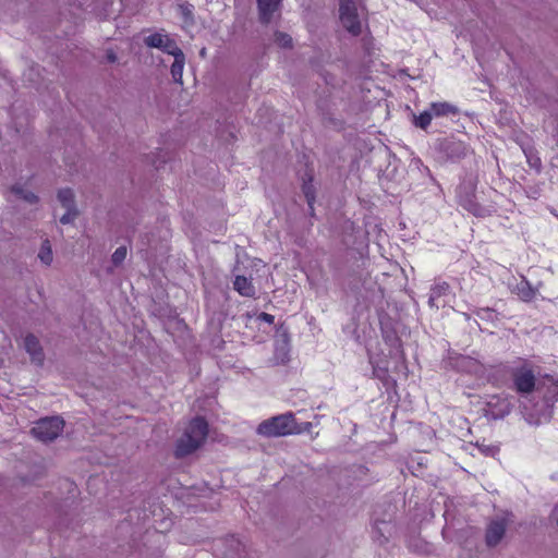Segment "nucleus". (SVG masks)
Here are the masks:
<instances>
[{
  "instance_id": "obj_18",
  "label": "nucleus",
  "mask_w": 558,
  "mask_h": 558,
  "mask_svg": "<svg viewBox=\"0 0 558 558\" xmlns=\"http://www.w3.org/2000/svg\"><path fill=\"white\" fill-rule=\"evenodd\" d=\"M433 113L430 112L429 108L427 110H424L423 112H421L418 116H414V125L422 129V130H426L432 120H433Z\"/></svg>"
},
{
  "instance_id": "obj_29",
  "label": "nucleus",
  "mask_w": 558,
  "mask_h": 558,
  "mask_svg": "<svg viewBox=\"0 0 558 558\" xmlns=\"http://www.w3.org/2000/svg\"><path fill=\"white\" fill-rule=\"evenodd\" d=\"M530 163L532 167H535V168H539L541 167V160L539 158H533V159H529Z\"/></svg>"
},
{
  "instance_id": "obj_15",
  "label": "nucleus",
  "mask_w": 558,
  "mask_h": 558,
  "mask_svg": "<svg viewBox=\"0 0 558 558\" xmlns=\"http://www.w3.org/2000/svg\"><path fill=\"white\" fill-rule=\"evenodd\" d=\"M234 290L243 296H254L255 288L250 279L243 276H236L233 282Z\"/></svg>"
},
{
  "instance_id": "obj_31",
  "label": "nucleus",
  "mask_w": 558,
  "mask_h": 558,
  "mask_svg": "<svg viewBox=\"0 0 558 558\" xmlns=\"http://www.w3.org/2000/svg\"><path fill=\"white\" fill-rule=\"evenodd\" d=\"M463 363L465 365L475 364L471 359H468V357L463 359Z\"/></svg>"
},
{
  "instance_id": "obj_26",
  "label": "nucleus",
  "mask_w": 558,
  "mask_h": 558,
  "mask_svg": "<svg viewBox=\"0 0 558 558\" xmlns=\"http://www.w3.org/2000/svg\"><path fill=\"white\" fill-rule=\"evenodd\" d=\"M303 192H304V195L306 197V201H307L308 205L312 206V204H313V202L315 199L314 191H313L312 185L305 183L303 185Z\"/></svg>"
},
{
  "instance_id": "obj_30",
  "label": "nucleus",
  "mask_w": 558,
  "mask_h": 558,
  "mask_svg": "<svg viewBox=\"0 0 558 558\" xmlns=\"http://www.w3.org/2000/svg\"><path fill=\"white\" fill-rule=\"evenodd\" d=\"M553 519L555 520L556 524L558 525V505L555 507L553 511Z\"/></svg>"
},
{
  "instance_id": "obj_23",
  "label": "nucleus",
  "mask_w": 558,
  "mask_h": 558,
  "mask_svg": "<svg viewBox=\"0 0 558 558\" xmlns=\"http://www.w3.org/2000/svg\"><path fill=\"white\" fill-rule=\"evenodd\" d=\"M126 254H128V251H126L125 246L118 247L111 256V260H112L113 265L118 266V265L122 264L123 260L126 258Z\"/></svg>"
},
{
  "instance_id": "obj_6",
  "label": "nucleus",
  "mask_w": 558,
  "mask_h": 558,
  "mask_svg": "<svg viewBox=\"0 0 558 558\" xmlns=\"http://www.w3.org/2000/svg\"><path fill=\"white\" fill-rule=\"evenodd\" d=\"M512 380L515 391L519 392L522 396V398L535 395V390L538 386V380L536 381L531 368L522 366L514 369L512 373Z\"/></svg>"
},
{
  "instance_id": "obj_21",
  "label": "nucleus",
  "mask_w": 558,
  "mask_h": 558,
  "mask_svg": "<svg viewBox=\"0 0 558 558\" xmlns=\"http://www.w3.org/2000/svg\"><path fill=\"white\" fill-rule=\"evenodd\" d=\"M461 205L468 209L470 213H472L473 215L475 216H483L484 215V209L481 208L477 204H475L473 201L471 199H461L460 201Z\"/></svg>"
},
{
  "instance_id": "obj_9",
  "label": "nucleus",
  "mask_w": 558,
  "mask_h": 558,
  "mask_svg": "<svg viewBox=\"0 0 558 558\" xmlns=\"http://www.w3.org/2000/svg\"><path fill=\"white\" fill-rule=\"evenodd\" d=\"M506 532V523L504 520L493 521L486 532V543L488 546H496Z\"/></svg>"
},
{
  "instance_id": "obj_20",
  "label": "nucleus",
  "mask_w": 558,
  "mask_h": 558,
  "mask_svg": "<svg viewBox=\"0 0 558 558\" xmlns=\"http://www.w3.org/2000/svg\"><path fill=\"white\" fill-rule=\"evenodd\" d=\"M12 193H14L19 198L24 199L27 203L33 204L37 202V196L22 186H13Z\"/></svg>"
},
{
  "instance_id": "obj_12",
  "label": "nucleus",
  "mask_w": 558,
  "mask_h": 558,
  "mask_svg": "<svg viewBox=\"0 0 558 558\" xmlns=\"http://www.w3.org/2000/svg\"><path fill=\"white\" fill-rule=\"evenodd\" d=\"M259 19L263 23H269L274 13L278 10L280 0H257Z\"/></svg>"
},
{
  "instance_id": "obj_28",
  "label": "nucleus",
  "mask_w": 558,
  "mask_h": 558,
  "mask_svg": "<svg viewBox=\"0 0 558 558\" xmlns=\"http://www.w3.org/2000/svg\"><path fill=\"white\" fill-rule=\"evenodd\" d=\"M260 317H262L265 322H267V323H269V324H271V323L274 322V316H272V315H270V314L263 313V314L260 315Z\"/></svg>"
},
{
  "instance_id": "obj_1",
  "label": "nucleus",
  "mask_w": 558,
  "mask_h": 558,
  "mask_svg": "<svg viewBox=\"0 0 558 558\" xmlns=\"http://www.w3.org/2000/svg\"><path fill=\"white\" fill-rule=\"evenodd\" d=\"M558 399V383L549 376L538 380L535 395L520 400V411L530 425H541L550 421L554 404Z\"/></svg>"
},
{
  "instance_id": "obj_14",
  "label": "nucleus",
  "mask_w": 558,
  "mask_h": 558,
  "mask_svg": "<svg viewBox=\"0 0 558 558\" xmlns=\"http://www.w3.org/2000/svg\"><path fill=\"white\" fill-rule=\"evenodd\" d=\"M174 61L171 65V75L175 83L182 85L183 84V69L185 63V57L183 51L175 53L173 56Z\"/></svg>"
},
{
  "instance_id": "obj_25",
  "label": "nucleus",
  "mask_w": 558,
  "mask_h": 558,
  "mask_svg": "<svg viewBox=\"0 0 558 558\" xmlns=\"http://www.w3.org/2000/svg\"><path fill=\"white\" fill-rule=\"evenodd\" d=\"M275 41L281 47H290L292 44V38L283 33H277L275 36Z\"/></svg>"
},
{
  "instance_id": "obj_33",
  "label": "nucleus",
  "mask_w": 558,
  "mask_h": 558,
  "mask_svg": "<svg viewBox=\"0 0 558 558\" xmlns=\"http://www.w3.org/2000/svg\"><path fill=\"white\" fill-rule=\"evenodd\" d=\"M485 313H490V310L487 308V310H483Z\"/></svg>"
},
{
  "instance_id": "obj_10",
  "label": "nucleus",
  "mask_w": 558,
  "mask_h": 558,
  "mask_svg": "<svg viewBox=\"0 0 558 558\" xmlns=\"http://www.w3.org/2000/svg\"><path fill=\"white\" fill-rule=\"evenodd\" d=\"M24 347H25V350L27 351V353L31 355V359L33 362H35L37 364L43 363V361H44L43 350H41L38 339L35 336H33V335L26 336L24 339Z\"/></svg>"
},
{
  "instance_id": "obj_5",
  "label": "nucleus",
  "mask_w": 558,
  "mask_h": 558,
  "mask_svg": "<svg viewBox=\"0 0 558 558\" xmlns=\"http://www.w3.org/2000/svg\"><path fill=\"white\" fill-rule=\"evenodd\" d=\"M64 421L59 416L45 417L39 420L32 428V434L40 441L54 440L63 430Z\"/></svg>"
},
{
  "instance_id": "obj_19",
  "label": "nucleus",
  "mask_w": 558,
  "mask_h": 558,
  "mask_svg": "<svg viewBox=\"0 0 558 558\" xmlns=\"http://www.w3.org/2000/svg\"><path fill=\"white\" fill-rule=\"evenodd\" d=\"M38 258L40 259V262L43 264H45L47 266H49L52 263V259H53L52 250H51L50 242L48 240L43 242L39 253H38Z\"/></svg>"
},
{
  "instance_id": "obj_8",
  "label": "nucleus",
  "mask_w": 558,
  "mask_h": 558,
  "mask_svg": "<svg viewBox=\"0 0 558 558\" xmlns=\"http://www.w3.org/2000/svg\"><path fill=\"white\" fill-rule=\"evenodd\" d=\"M487 413L493 418H502L508 415L512 409L511 399L508 396H493L486 403Z\"/></svg>"
},
{
  "instance_id": "obj_11",
  "label": "nucleus",
  "mask_w": 558,
  "mask_h": 558,
  "mask_svg": "<svg viewBox=\"0 0 558 558\" xmlns=\"http://www.w3.org/2000/svg\"><path fill=\"white\" fill-rule=\"evenodd\" d=\"M449 292V284L447 282H439L432 287L429 298H428V304L430 307L439 308L440 306L445 305L444 303H440V299L442 296H446Z\"/></svg>"
},
{
  "instance_id": "obj_27",
  "label": "nucleus",
  "mask_w": 558,
  "mask_h": 558,
  "mask_svg": "<svg viewBox=\"0 0 558 558\" xmlns=\"http://www.w3.org/2000/svg\"><path fill=\"white\" fill-rule=\"evenodd\" d=\"M480 450H481L483 453H485L486 456H487V454H492V456H493V454H495V452H496V449H495V448H492V447H488V446H482V447H480Z\"/></svg>"
},
{
  "instance_id": "obj_22",
  "label": "nucleus",
  "mask_w": 558,
  "mask_h": 558,
  "mask_svg": "<svg viewBox=\"0 0 558 558\" xmlns=\"http://www.w3.org/2000/svg\"><path fill=\"white\" fill-rule=\"evenodd\" d=\"M288 344L284 342L276 348L275 359L277 363L284 364L288 361Z\"/></svg>"
},
{
  "instance_id": "obj_4",
  "label": "nucleus",
  "mask_w": 558,
  "mask_h": 558,
  "mask_svg": "<svg viewBox=\"0 0 558 558\" xmlns=\"http://www.w3.org/2000/svg\"><path fill=\"white\" fill-rule=\"evenodd\" d=\"M361 10L360 0H339L340 23L354 36L361 33Z\"/></svg>"
},
{
  "instance_id": "obj_2",
  "label": "nucleus",
  "mask_w": 558,
  "mask_h": 558,
  "mask_svg": "<svg viewBox=\"0 0 558 558\" xmlns=\"http://www.w3.org/2000/svg\"><path fill=\"white\" fill-rule=\"evenodd\" d=\"M207 433L208 425L204 418L195 417L192 420L178 440L177 456L184 457L195 451L206 439Z\"/></svg>"
},
{
  "instance_id": "obj_32",
  "label": "nucleus",
  "mask_w": 558,
  "mask_h": 558,
  "mask_svg": "<svg viewBox=\"0 0 558 558\" xmlns=\"http://www.w3.org/2000/svg\"><path fill=\"white\" fill-rule=\"evenodd\" d=\"M109 59H110L111 61H114V57H113L112 54H109Z\"/></svg>"
},
{
  "instance_id": "obj_7",
  "label": "nucleus",
  "mask_w": 558,
  "mask_h": 558,
  "mask_svg": "<svg viewBox=\"0 0 558 558\" xmlns=\"http://www.w3.org/2000/svg\"><path fill=\"white\" fill-rule=\"evenodd\" d=\"M145 44L150 48H158L163 52L174 56L180 52L175 41L168 34L155 33L145 38Z\"/></svg>"
},
{
  "instance_id": "obj_13",
  "label": "nucleus",
  "mask_w": 558,
  "mask_h": 558,
  "mask_svg": "<svg viewBox=\"0 0 558 558\" xmlns=\"http://www.w3.org/2000/svg\"><path fill=\"white\" fill-rule=\"evenodd\" d=\"M429 110L434 118L454 116L458 113V108L447 101L432 102Z\"/></svg>"
},
{
  "instance_id": "obj_17",
  "label": "nucleus",
  "mask_w": 558,
  "mask_h": 558,
  "mask_svg": "<svg viewBox=\"0 0 558 558\" xmlns=\"http://www.w3.org/2000/svg\"><path fill=\"white\" fill-rule=\"evenodd\" d=\"M58 199L64 209L76 208L74 203V193L70 189L60 190Z\"/></svg>"
},
{
  "instance_id": "obj_16",
  "label": "nucleus",
  "mask_w": 558,
  "mask_h": 558,
  "mask_svg": "<svg viewBox=\"0 0 558 558\" xmlns=\"http://www.w3.org/2000/svg\"><path fill=\"white\" fill-rule=\"evenodd\" d=\"M517 295L525 302L533 300L536 295V290L525 279L521 280L515 287Z\"/></svg>"
},
{
  "instance_id": "obj_3",
  "label": "nucleus",
  "mask_w": 558,
  "mask_h": 558,
  "mask_svg": "<svg viewBox=\"0 0 558 558\" xmlns=\"http://www.w3.org/2000/svg\"><path fill=\"white\" fill-rule=\"evenodd\" d=\"M257 433L266 437H279L300 433L294 415L291 412L263 421Z\"/></svg>"
},
{
  "instance_id": "obj_24",
  "label": "nucleus",
  "mask_w": 558,
  "mask_h": 558,
  "mask_svg": "<svg viewBox=\"0 0 558 558\" xmlns=\"http://www.w3.org/2000/svg\"><path fill=\"white\" fill-rule=\"evenodd\" d=\"M77 216V210L76 208H70V209H65V214H63L61 217H60V222L62 225H68V223H71L75 217Z\"/></svg>"
}]
</instances>
